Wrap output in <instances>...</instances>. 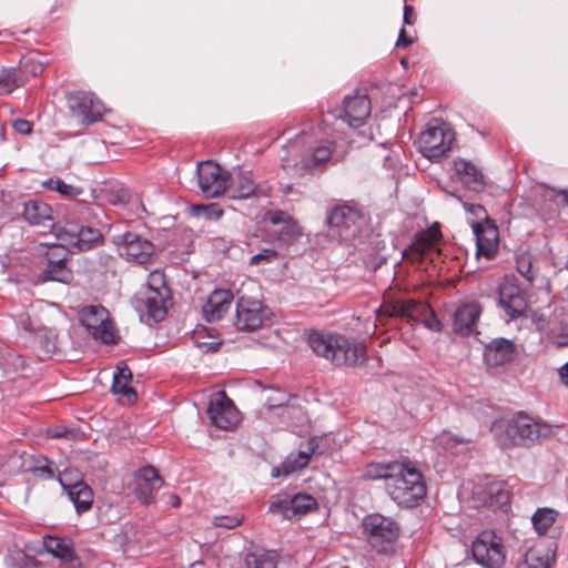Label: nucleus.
<instances>
[{
	"mask_svg": "<svg viewBox=\"0 0 568 568\" xmlns=\"http://www.w3.org/2000/svg\"><path fill=\"white\" fill-rule=\"evenodd\" d=\"M334 143L328 140H316L315 131H302L291 140L287 154L282 158V165L298 176L322 172L332 160Z\"/></svg>",
	"mask_w": 568,
	"mask_h": 568,
	"instance_id": "1",
	"label": "nucleus"
},
{
	"mask_svg": "<svg viewBox=\"0 0 568 568\" xmlns=\"http://www.w3.org/2000/svg\"><path fill=\"white\" fill-rule=\"evenodd\" d=\"M399 467L400 471L396 476H392L386 486V491L398 506L415 507L426 496L423 473L416 467L415 463L408 459L400 460Z\"/></svg>",
	"mask_w": 568,
	"mask_h": 568,
	"instance_id": "2",
	"label": "nucleus"
},
{
	"mask_svg": "<svg viewBox=\"0 0 568 568\" xmlns=\"http://www.w3.org/2000/svg\"><path fill=\"white\" fill-rule=\"evenodd\" d=\"M79 322L87 328L95 341L105 345L118 344L120 336L115 331L109 312L101 305H88L78 313Z\"/></svg>",
	"mask_w": 568,
	"mask_h": 568,
	"instance_id": "3",
	"label": "nucleus"
},
{
	"mask_svg": "<svg viewBox=\"0 0 568 568\" xmlns=\"http://www.w3.org/2000/svg\"><path fill=\"white\" fill-rule=\"evenodd\" d=\"M506 554L503 538L493 530L479 532L471 542L473 558L483 568H501Z\"/></svg>",
	"mask_w": 568,
	"mask_h": 568,
	"instance_id": "4",
	"label": "nucleus"
},
{
	"mask_svg": "<svg viewBox=\"0 0 568 568\" xmlns=\"http://www.w3.org/2000/svg\"><path fill=\"white\" fill-rule=\"evenodd\" d=\"M550 425L535 420L534 418L518 414L507 425L506 436L514 446H529L541 439L552 436Z\"/></svg>",
	"mask_w": 568,
	"mask_h": 568,
	"instance_id": "5",
	"label": "nucleus"
},
{
	"mask_svg": "<svg viewBox=\"0 0 568 568\" xmlns=\"http://www.w3.org/2000/svg\"><path fill=\"white\" fill-rule=\"evenodd\" d=\"M305 341L316 355H358V346L344 335L320 329H307Z\"/></svg>",
	"mask_w": 568,
	"mask_h": 568,
	"instance_id": "6",
	"label": "nucleus"
},
{
	"mask_svg": "<svg viewBox=\"0 0 568 568\" xmlns=\"http://www.w3.org/2000/svg\"><path fill=\"white\" fill-rule=\"evenodd\" d=\"M328 226L336 231L343 241H353L364 222L363 213L355 206L341 204L332 207L326 217Z\"/></svg>",
	"mask_w": 568,
	"mask_h": 568,
	"instance_id": "7",
	"label": "nucleus"
},
{
	"mask_svg": "<svg viewBox=\"0 0 568 568\" xmlns=\"http://www.w3.org/2000/svg\"><path fill=\"white\" fill-rule=\"evenodd\" d=\"M67 103L71 115L82 125L89 126L102 120L103 104L91 92H69Z\"/></svg>",
	"mask_w": 568,
	"mask_h": 568,
	"instance_id": "8",
	"label": "nucleus"
},
{
	"mask_svg": "<svg viewBox=\"0 0 568 568\" xmlns=\"http://www.w3.org/2000/svg\"><path fill=\"white\" fill-rule=\"evenodd\" d=\"M498 305L509 320H517L528 308V293L516 278L505 277L498 287Z\"/></svg>",
	"mask_w": 568,
	"mask_h": 568,
	"instance_id": "9",
	"label": "nucleus"
},
{
	"mask_svg": "<svg viewBox=\"0 0 568 568\" xmlns=\"http://www.w3.org/2000/svg\"><path fill=\"white\" fill-rule=\"evenodd\" d=\"M118 246L120 255L130 263L145 265L155 257V245L135 232H125L119 236Z\"/></svg>",
	"mask_w": 568,
	"mask_h": 568,
	"instance_id": "10",
	"label": "nucleus"
},
{
	"mask_svg": "<svg viewBox=\"0 0 568 568\" xmlns=\"http://www.w3.org/2000/svg\"><path fill=\"white\" fill-rule=\"evenodd\" d=\"M455 142L450 124L438 118L428 120V161L439 162L447 156Z\"/></svg>",
	"mask_w": 568,
	"mask_h": 568,
	"instance_id": "11",
	"label": "nucleus"
},
{
	"mask_svg": "<svg viewBox=\"0 0 568 568\" xmlns=\"http://www.w3.org/2000/svg\"><path fill=\"white\" fill-rule=\"evenodd\" d=\"M57 236L65 245L75 247L79 251L90 250L102 240L100 230L73 221H65L62 226H59L57 229Z\"/></svg>",
	"mask_w": 568,
	"mask_h": 568,
	"instance_id": "12",
	"label": "nucleus"
},
{
	"mask_svg": "<svg viewBox=\"0 0 568 568\" xmlns=\"http://www.w3.org/2000/svg\"><path fill=\"white\" fill-rule=\"evenodd\" d=\"M60 485L68 493L79 514L88 511L93 503L92 489L74 469H64L58 477Z\"/></svg>",
	"mask_w": 568,
	"mask_h": 568,
	"instance_id": "13",
	"label": "nucleus"
},
{
	"mask_svg": "<svg viewBox=\"0 0 568 568\" xmlns=\"http://www.w3.org/2000/svg\"><path fill=\"white\" fill-rule=\"evenodd\" d=\"M206 413L211 423L220 429H233L240 422V413L224 390L211 397Z\"/></svg>",
	"mask_w": 568,
	"mask_h": 568,
	"instance_id": "14",
	"label": "nucleus"
},
{
	"mask_svg": "<svg viewBox=\"0 0 568 568\" xmlns=\"http://www.w3.org/2000/svg\"><path fill=\"white\" fill-rule=\"evenodd\" d=\"M230 173L213 161H205L197 166V181L202 193L207 199L224 195Z\"/></svg>",
	"mask_w": 568,
	"mask_h": 568,
	"instance_id": "15",
	"label": "nucleus"
},
{
	"mask_svg": "<svg viewBox=\"0 0 568 568\" xmlns=\"http://www.w3.org/2000/svg\"><path fill=\"white\" fill-rule=\"evenodd\" d=\"M270 311L260 301L240 297L236 303L235 326L240 331H255L263 326Z\"/></svg>",
	"mask_w": 568,
	"mask_h": 568,
	"instance_id": "16",
	"label": "nucleus"
},
{
	"mask_svg": "<svg viewBox=\"0 0 568 568\" xmlns=\"http://www.w3.org/2000/svg\"><path fill=\"white\" fill-rule=\"evenodd\" d=\"M363 528L373 546L394 541L399 532L398 525L388 517L372 514L363 519Z\"/></svg>",
	"mask_w": 568,
	"mask_h": 568,
	"instance_id": "17",
	"label": "nucleus"
},
{
	"mask_svg": "<svg viewBox=\"0 0 568 568\" xmlns=\"http://www.w3.org/2000/svg\"><path fill=\"white\" fill-rule=\"evenodd\" d=\"M163 479L152 466L140 468L134 475V496L145 506L154 503L155 493L162 487Z\"/></svg>",
	"mask_w": 568,
	"mask_h": 568,
	"instance_id": "18",
	"label": "nucleus"
},
{
	"mask_svg": "<svg viewBox=\"0 0 568 568\" xmlns=\"http://www.w3.org/2000/svg\"><path fill=\"white\" fill-rule=\"evenodd\" d=\"M476 237L477 256L493 258L498 250L499 232L493 220L486 222L469 221Z\"/></svg>",
	"mask_w": 568,
	"mask_h": 568,
	"instance_id": "19",
	"label": "nucleus"
},
{
	"mask_svg": "<svg viewBox=\"0 0 568 568\" xmlns=\"http://www.w3.org/2000/svg\"><path fill=\"white\" fill-rule=\"evenodd\" d=\"M378 315L407 318V321H414L426 327L424 306L414 300L384 302L379 307Z\"/></svg>",
	"mask_w": 568,
	"mask_h": 568,
	"instance_id": "20",
	"label": "nucleus"
},
{
	"mask_svg": "<svg viewBox=\"0 0 568 568\" xmlns=\"http://www.w3.org/2000/svg\"><path fill=\"white\" fill-rule=\"evenodd\" d=\"M67 255L63 246H54L48 251V263L41 274L43 281L68 283L72 278V272L67 266Z\"/></svg>",
	"mask_w": 568,
	"mask_h": 568,
	"instance_id": "21",
	"label": "nucleus"
},
{
	"mask_svg": "<svg viewBox=\"0 0 568 568\" xmlns=\"http://www.w3.org/2000/svg\"><path fill=\"white\" fill-rule=\"evenodd\" d=\"M22 216L30 225L42 227L43 231L54 230L57 232V229H59L54 223L51 206L41 200H29L26 202Z\"/></svg>",
	"mask_w": 568,
	"mask_h": 568,
	"instance_id": "22",
	"label": "nucleus"
},
{
	"mask_svg": "<svg viewBox=\"0 0 568 568\" xmlns=\"http://www.w3.org/2000/svg\"><path fill=\"white\" fill-rule=\"evenodd\" d=\"M170 296L161 292H144L142 296L136 298V307L153 322H160L165 317L171 305Z\"/></svg>",
	"mask_w": 568,
	"mask_h": 568,
	"instance_id": "23",
	"label": "nucleus"
},
{
	"mask_svg": "<svg viewBox=\"0 0 568 568\" xmlns=\"http://www.w3.org/2000/svg\"><path fill=\"white\" fill-rule=\"evenodd\" d=\"M233 293L230 290H214L202 307L203 317L207 322L220 321L230 310Z\"/></svg>",
	"mask_w": 568,
	"mask_h": 568,
	"instance_id": "24",
	"label": "nucleus"
},
{
	"mask_svg": "<svg viewBox=\"0 0 568 568\" xmlns=\"http://www.w3.org/2000/svg\"><path fill=\"white\" fill-rule=\"evenodd\" d=\"M343 119L349 126L358 128L371 114V101L367 95L347 97L344 101Z\"/></svg>",
	"mask_w": 568,
	"mask_h": 568,
	"instance_id": "25",
	"label": "nucleus"
},
{
	"mask_svg": "<svg viewBox=\"0 0 568 568\" xmlns=\"http://www.w3.org/2000/svg\"><path fill=\"white\" fill-rule=\"evenodd\" d=\"M314 450L315 447L313 445V440H310L306 444V449L291 453L280 467L273 468L272 476L274 478L282 475L288 476L295 471L302 470L310 464L311 456L314 454Z\"/></svg>",
	"mask_w": 568,
	"mask_h": 568,
	"instance_id": "26",
	"label": "nucleus"
},
{
	"mask_svg": "<svg viewBox=\"0 0 568 568\" xmlns=\"http://www.w3.org/2000/svg\"><path fill=\"white\" fill-rule=\"evenodd\" d=\"M256 194L257 185L250 173L240 171L234 176L230 174L224 195L229 199L243 200L255 196Z\"/></svg>",
	"mask_w": 568,
	"mask_h": 568,
	"instance_id": "27",
	"label": "nucleus"
},
{
	"mask_svg": "<svg viewBox=\"0 0 568 568\" xmlns=\"http://www.w3.org/2000/svg\"><path fill=\"white\" fill-rule=\"evenodd\" d=\"M132 381V371L124 361L116 365V371L113 374L112 390L121 395V400L126 404H133L138 399L136 390L129 385Z\"/></svg>",
	"mask_w": 568,
	"mask_h": 568,
	"instance_id": "28",
	"label": "nucleus"
},
{
	"mask_svg": "<svg viewBox=\"0 0 568 568\" xmlns=\"http://www.w3.org/2000/svg\"><path fill=\"white\" fill-rule=\"evenodd\" d=\"M481 307L477 303H466L460 305L454 315V329L463 335H468L473 332L479 316Z\"/></svg>",
	"mask_w": 568,
	"mask_h": 568,
	"instance_id": "29",
	"label": "nucleus"
},
{
	"mask_svg": "<svg viewBox=\"0 0 568 568\" xmlns=\"http://www.w3.org/2000/svg\"><path fill=\"white\" fill-rule=\"evenodd\" d=\"M44 549L54 556L55 558L61 559L65 564H74L80 565L79 558L77 557L73 542L71 539L47 536L43 539Z\"/></svg>",
	"mask_w": 568,
	"mask_h": 568,
	"instance_id": "30",
	"label": "nucleus"
},
{
	"mask_svg": "<svg viewBox=\"0 0 568 568\" xmlns=\"http://www.w3.org/2000/svg\"><path fill=\"white\" fill-rule=\"evenodd\" d=\"M454 169L462 182L470 190L480 192L485 187L484 174L471 162L457 159L454 161Z\"/></svg>",
	"mask_w": 568,
	"mask_h": 568,
	"instance_id": "31",
	"label": "nucleus"
},
{
	"mask_svg": "<svg viewBox=\"0 0 568 568\" xmlns=\"http://www.w3.org/2000/svg\"><path fill=\"white\" fill-rule=\"evenodd\" d=\"M400 460H394L386 464H371L366 467L364 477L368 479H384L385 487L390 481L392 476H396L400 471Z\"/></svg>",
	"mask_w": 568,
	"mask_h": 568,
	"instance_id": "32",
	"label": "nucleus"
},
{
	"mask_svg": "<svg viewBox=\"0 0 568 568\" xmlns=\"http://www.w3.org/2000/svg\"><path fill=\"white\" fill-rule=\"evenodd\" d=\"M278 555L275 550H256L245 557L246 568H276Z\"/></svg>",
	"mask_w": 568,
	"mask_h": 568,
	"instance_id": "33",
	"label": "nucleus"
},
{
	"mask_svg": "<svg viewBox=\"0 0 568 568\" xmlns=\"http://www.w3.org/2000/svg\"><path fill=\"white\" fill-rule=\"evenodd\" d=\"M439 226L440 225L438 222L428 225V280L436 268V257L442 255V250L437 246V242L442 237ZM430 282L428 281V284Z\"/></svg>",
	"mask_w": 568,
	"mask_h": 568,
	"instance_id": "34",
	"label": "nucleus"
},
{
	"mask_svg": "<svg viewBox=\"0 0 568 568\" xmlns=\"http://www.w3.org/2000/svg\"><path fill=\"white\" fill-rule=\"evenodd\" d=\"M195 346L202 353H216L220 351L222 341L217 335H212L205 328L196 329L192 336Z\"/></svg>",
	"mask_w": 568,
	"mask_h": 568,
	"instance_id": "35",
	"label": "nucleus"
},
{
	"mask_svg": "<svg viewBox=\"0 0 568 568\" xmlns=\"http://www.w3.org/2000/svg\"><path fill=\"white\" fill-rule=\"evenodd\" d=\"M403 256L406 261L420 264L426 256V230H420L416 234L415 241L404 251Z\"/></svg>",
	"mask_w": 568,
	"mask_h": 568,
	"instance_id": "36",
	"label": "nucleus"
},
{
	"mask_svg": "<svg viewBox=\"0 0 568 568\" xmlns=\"http://www.w3.org/2000/svg\"><path fill=\"white\" fill-rule=\"evenodd\" d=\"M558 513L552 508H538L531 517L535 530L539 536L546 535L555 524Z\"/></svg>",
	"mask_w": 568,
	"mask_h": 568,
	"instance_id": "37",
	"label": "nucleus"
},
{
	"mask_svg": "<svg viewBox=\"0 0 568 568\" xmlns=\"http://www.w3.org/2000/svg\"><path fill=\"white\" fill-rule=\"evenodd\" d=\"M294 511V519L300 518L301 516L307 514L308 511L313 510L317 506L316 499L307 494H297L293 497H291L290 503Z\"/></svg>",
	"mask_w": 568,
	"mask_h": 568,
	"instance_id": "38",
	"label": "nucleus"
},
{
	"mask_svg": "<svg viewBox=\"0 0 568 568\" xmlns=\"http://www.w3.org/2000/svg\"><path fill=\"white\" fill-rule=\"evenodd\" d=\"M495 353L496 355H514L518 354L516 344L511 339L497 337L485 345V354Z\"/></svg>",
	"mask_w": 568,
	"mask_h": 568,
	"instance_id": "39",
	"label": "nucleus"
},
{
	"mask_svg": "<svg viewBox=\"0 0 568 568\" xmlns=\"http://www.w3.org/2000/svg\"><path fill=\"white\" fill-rule=\"evenodd\" d=\"M516 270L530 284L534 285L536 272L532 268V255L528 252L516 256Z\"/></svg>",
	"mask_w": 568,
	"mask_h": 568,
	"instance_id": "40",
	"label": "nucleus"
},
{
	"mask_svg": "<svg viewBox=\"0 0 568 568\" xmlns=\"http://www.w3.org/2000/svg\"><path fill=\"white\" fill-rule=\"evenodd\" d=\"M4 562L7 568H36V560L20 549L11 550Z\"/></svg>",
	"mask_w": 568,
	"mask_h": 568,
	"instance_id": "41",
	"label": "nucleus"
},
{
	"mask_svg": "<svg viewBox=\"0 0 568 568\" xmlns=\"http://www.w3.org/2000/svg\"><path fill=\"white\" fill-rule=\"evenodd\" d=\"M43 186H45L48 190L57 191L65 197H75L82 193L80 187L67 184L60 178H50L43 183Z\"/></svg>",
	"mask_w": 568,
	"mask_h": 568,
	"instance_id": "42",
	"label": "nucleus"
},
{
	"mask_svg": "<svg viewBox=\"0 0 568 568\" xmlns=\"http://www.w3.org/2000/svg\"><path fill=\"white\" fill-rule=\"evenodd\" d=\"M153 291L161 292L164 295H171L163 270L156 268L149 274L145 292Z\"/></svg>",
	"mask_w": 568,
	"mask_h": 568,
	"instance_id": "43",
	"label": "nucleus"
},
{
	"mask_svg": "<svg viewBox=\"0 0 568 568\" xmlns=\"http://www.w3.org/2000/svg\"><path fill=\"white\" fill-rule=\"evenodd\" d=\"M291 498L275 496L268 506V511L272 514L282 515L284 518L294 519V511L291 507Z\"/></svg>",
	"mask_w": 568,
	"mask_h": 568,
	"instance_id": "44",
	"label": "nucleus"
},
{
	"mask_svg": "<svg viewBox=\"0 0 568 568\" xmlns=\"http://www.w3.org/2000/svg\"><path fill=\"white\" fill-rule=\"evenodd\" d=\"M24 79L14 70H3L0 72V89L4 93H10L14 88L22 85Z\"/></svg>",
	"mask_w": 568,
	"mask_h": 568,
	"instance_id": "45",
	"label": "nucleus"
},
{
	"mask_svg": "<svg viewBox=\"0 0 568 568\" xmlns=\"http://www.w3.org/2000/svg\"><path fill=\"white\" fill-rule=\"evenodd\" d=\"M300 236H302L301 226L295 221H293L291 217H288L285 221L282 230L280 231L278 240L284 243L290 244V243L296 241Z\"/></svg>",
	"mask_w": 568,
	"mask_h": 568,
	"instance_id": "46",
	"label": "nucleus"
},
{
	"mask_svg": "<svg viewBox=\"0 0 568 568\" xmlns=\"http://www.w3.org/2000/svg\"><path fill=\"white\" fill-rule=\"evenodd\" d=\"M191 213L195 216L204 215L209 220H219L223 215V210L217 204H196L191 206Z\"/></svg>",
	"mask_w": 568,
	"mask_h": 568,
	"instance_id": "47",
	"label": "nucleus"
},
{
	"mask_svg": "<svg viewBox=\"0 0 568 568\" xmlns=\"http://www.w3.org/2000/svg\"><path fill=\"white\" fill-rule=\"evenodd\" d=\"M516 568H549V564L546 558L534 550H529Z\"/></svg>",
	"mask_w": 568,
	"mask_h": 568,
	"instance_id": "48",
	"label": "nucleus"
},
{
	"mask_svg": "<svg viewBox=\"0 0 568 568\" xmlns=\"http://www.w3.org/2000/svg\"><path fill=\"white\" fill-rule=\"evenodd\" d=\"M44 70V63L33 59L32 57H24L20 62V73H28L33 77L41 74Z\"/></svg>",
	"mask_w": 568,
	"mask_h": 568,
	"instance_id": "49",
	"label": "nucleus"
},
{
	"mask_svg": "<svg viewBox=\"0 0 568 568\" xmlns=\"http://www.w3.org/2000/svg\"><path fill=\"white\" fill-rule=\"evenodd\" d=\"M52 462H49L47 458L42 457L36 462L32 471L36 476L41 477L43 479H51L54 477V469L52 467Z\"/></svg>",
	"mask_w": 568,
	"mask_h": 568,
	"instance_id": "50",
	"label": "nucleus"
},
{
	"mask_svg": "<svg viewBox=\"0 0 568 568\" xmlns=\"http://www.w3.org/2000/svg\"><path fill=\"white\" fill-rule=\"evenodd\" d=\"M244 520V516L241 514H235L232 516H216L213 519V525L215 527H222L226 529H232L237 527Z\"/></svg>",
	"mask_w": 568,
	"mask_h": 568,
	"instance_id": "51",
	"label": "nucleus"
},
{
	"mask_svg": "<svg viewBox=\"0 0 568 568\" xmlns=\"http://www.w3.org/2000/svg\"><path fill=\"white\" fill-rule=\"evenodd\" d=\"M371 357H332V364L335 366L363 367ZM378 359L379 357H373Z\"/></svg>",
	"mask_w": 568,
	"mask_h": 568,
	"instance_id": "52",
	"label": "nucleus"
},
{
	"mask_svg": "<svg viewBox=\"0 0 568 568\" xmlns=\"http://www.w3.org/2000/svg\"><path fill=\"white\" fill-rule=\"evenodd\" d=\"M463 206L467 213L471 214L475 217L471 221L486 222V220H491L488 216L486 209L480 204L463 202Z\"/></svg>",
	"mask_w": 568,
	"mask_h": 568,
	"instance_id": "53",
	"label": "nucleus"
},
{
	"mask_svg": "<svg viewBox=\"0 0 568 568\" xmlns=\"http://www.w3.org/2000/svg\"><path fill=\"white\" fill-rule=\"evenodd\" d=\"M277 256V253L276 251L274 250H271V248H265L263 250L262 252L253 255L250 260V264L251 265H257L260 264L262 261H266V262H271L272 260H275Z\"/></svg>",
	"mask_w": 568,
	"mask_h": 568,
	"instance_id": "54",
	"label": "nucleus"
},
{
	"mask_svg": "<svg viewBox=\"0 0 568 568\" xmlns=\"http://www.w3.org/2000/svg\"><path fill=\"white\" fill-rule=\"evenodd\" d=\"M438 444L439 445H443V447L446 449V450H449L452 454L455 453L454 449L463 444L462 440H459L458 438L452 436L450 434H445L444 436H442L439 439H438Z\"/></svg>",
	"mask_w": 568,
	"mask_h": 568,
	"instance_id": "55",
	"label": "nucleus"
},
{
	"mask_svg": "<svg viewBox=\"0 0 568 568\" xmlns=\"http://www.w3.org/2000/svg\"><path fill=\"white\" fill-rule=\"evenodd\" d=\"M509 357H498V356H495V357H484V361L486 363V366H487V371L490 372L491 374H495L498 372V368L503 365H505V363L507 362Z\"/></svg>",
	"mask_w": 568,
	"mask_h": 568,
	"instance_id": "56",
	"label": "nucleus"
},
{
	"mask_svg": "<svg viewBox=\"0 0 568 568\" xmlns=\"http://www.w3.org/2000/svg\"><path fill=\"white\" fill-rule=\"evenodd\" d=\"M12 126L16 132L27 135L32 131V123L24 119H17L12 122Z\"/></svg>",
	"mask_w": 568,
	"mask_h": 568,
	"instance_id": "57",
	"label": "nucleus"
},
{
	"mask_svg": "<svg viewBox=\"0 0 568 568\" xmlns=\"http://www.w3.org/2000/svg\"><path fill=\"white\" fill-rule=\"evenodd\" d=\"M414 42V38L409 36L405 28H402L396 41V48H406Z\"/></svg>",
	"mask_w": 568,
	"mask_h": 568,
	"instance_id": "58",
	"label": "nucleus"
},
{
	"mask_svg": "<svg viewBox=\"0 0 568 568\" xmlns=\"http://www.w3.org/2000/svg\"><path fill=\"white\" fill-rule=\"evenodd\" d=\"M440 322L437 320L435 311L428 304V329L440 331Z\"/></svg>",
	"mask_w": 568,
	"mask_h": 568,
	"instance_id": "59",
	"label": "nucleus"
},
{
	"mask_svg": "<svg viewBox=\"0 0 568 568\" xmlns=\"http://www.w3.org/2000/svg\"><path fill=\"white\" fill-rule=\"evenodd\" d=\"M554 343L558 346H568V327L555 335Z\"/></svg>",
	"mask_w": 568,
	"mask_h": 568,
	"instance_id": "60",
	"label": "nucleus"
},
{
	"mask_svg": "<svg viewBox=\"0 0 568 568\" xmlns=\"http://www.w3.org/2000/svg\"><path fill=\"white\" fill-rule=\"evenodd\" d=\"M415 21V13L412 6L405 4L404 7V24L410 26Z\"/></svg>",
	"mask_w": 568,
	"mask_h": 568,
	"instance_id": "61",
	"label": "nucleus"
},
{
	"mask_svg": "<svg viewBox=\"0 0 568 568\" xmlns=\"http://www.w3.org/2000/svg\"><path fill=\"white\" fill-rule=\"evenodd\" d=\"M554 196H559L561 199V205L568 206V190L556 191L554 189L549 190Z\"/></svg>",
	"mask_w": 568,
	"mask_h": 568,
	"instance_id": "62",
	"label": "nucleus"
},
{
	"mask_svg": "<svg viewBox=\"0 0 568 568\" xmlns=\"http://www.w3.org/2000/svg\"><path fill=\"white\" fill-rule=\"evenodd\" d=\"M560 382L568 388V362L558 369Z\"/></svg>",
	"mask_w": 568,
	"mask_h": 568,
	"instance_id": "63",
	"label": "nucleus"
},
{
	"mask_svg": "<svg viewBox=\"0 0 568 568\" xmlns=\"http://www.w3.org/2000/svg\"><path fill=\"white\" fill-rule=\"evenodd\" d=\"M69 433L68 429L63 428V429H52V430H49V434L51 435V437L53 438H61V437H64L67 436V434Z\"/></svg>",
	"mask_w": 568,
	"mask_h": 568,
	"instance_id": "64",
	"label": "nucleus"
}]
</instances>
